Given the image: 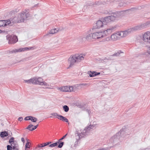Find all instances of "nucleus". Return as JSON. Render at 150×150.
<instances>
[{
  "mask_svg": "<svg viewBox=\"0 0 150 150\" xmlns=\"http://www.w3.org/2000/svg\"><path fill=\"white\" fill-rule=\"evenodd\" d=\"M146 26V24H143L140 25L136 26L134 28L129 29L125 31L119 32L120 37L124 38L132 32L134 31L140 30L144 28Z\"/></svg>",
  "mask_w": 150,
  "mask_h": 150,
  "instance_id": "nucleus-2",
  "label": "nucleus"
},
{
  "mask_svg": "<svg viewBox=\"0 0 150 150\" xmlns=\"http://www.w3.org/2000/svg\"><path fill=\"white\" fill-rule=\"evenodd\" d=\"M63 109L64 111L66 112H68L69 110L68 107L66 105H65L63 106Z\"/></svg>",
  "mask_w": 150,
  "mask_h": 150,
  "instance_id": "nucleus-30",
  "label": "nucleus"
},
{
  "mask_svg": "<svg viewBox=\"0 0 150 150\" xmlns=\"http://www.w3.org/2000/svg\"><path fill=\"white\" fill-rule=\"evenodd\" d=\"M120 52H118L117 53L114 54H113V56H117L119 55L120 54Z\"/></svg>",
  "mask_w": 150,
  "mask_h": 150,
  "instance_id": "nucleus-39",
  "label": "nucleus"
},
{
  "mask_svg": "<svg viewBox=\"0 0 150 150\" xmlns=\"http://www.w3.org/2000/svg\"><path fill=\"white\" fill-rule=\"evenodd\" d=\"M124 133V132H123L122 131H121V132L120 133V134H123Z\"/></svg>",
  "mask_w": 150,
  "mask_h": 150,
  "instance_id": "nucleus-50",
  "label": "nucleus"
},
{
  "mask_svg": "<svg viewBox=\"0 0 150 150\" xmlns=\"http://www.w3.org/2000/svg\"><path fill=\"white\" fill-rule=\"evenodd\" d=\"M14 138L13 137H12L11 138L9 139V143L11 144L13 142H16V141H14Z\"/></svg>",
  "mask_w": 150,
  "mask_h": 150,
  "instance_id": "nucleus-33",
  "label": "nucleus"
},
{
  "mask_svg": "<svg viewBox=\"0 0 150 150\" xmlns=\"http://www.w3.org/2000/svg\"><path fill=\"white\" fill-rule=\"evenodd\" d=\"M96 125V124H93V125H90L89 126H87V127L85 128V129L87 130V131L89 130L90 129L95 127V126Z\"/></svg>",
  "mask_w": 150,
  "mask_h": 150,
  "instance_id": "nucleus-23",
  "label": "nucleus"
},
{
  "mask_svg": "<svg viewBox=\"0 0 150 150\" xmlns=\"http://www.w3.org/2000/svg\"><path fill=\"white\" fill-rule=\"evenodd\" d=\"M72 149H74V148H73Z\"/></svg>",
  "mask_w": 150,
  "mask_h": 150,
  "instance_id": "nucleus-53",
  "label": "nucleus"
},
{
  "mask_svg": "<svg viewBox=\"0 0 150 150\" xmlns=\"http://www.w3.org/2000/svg\"><path fill=\"white\" fill-rule=\"evenodd\" d=\"M58 31V30L56 28H54L52 29L49 31V33L45 35V36H47L48 35L50 34H54L56 33Z\"/></svg>",
  "mask_w": 150,
  "mask_h": 150,
  "instance_id": "nucleus-21",
  "label": "nucleus"
},
{
  "mask_svg": "<svg viewBox=\"0 0 150 150\" xmlns=\"http://www.w3.org/2000/svg\"><path fill=\"white\" fill-rule=\"evenodd\" d=\"M67 135V134L65 135L62 138H61V139L58 140V142H59V143L64 142H61V141L64 139L66 137Z\"/></svg>",
  "mask_w": 150,
  "mask_h": 150,
  "instance_id": "nucleus-31",
  "label": "nucleus"
},
{
  "mask_svg": "<svg viewBox=\"0 0 150 150\" xmlns=\"http://www.w3.org/2000/svg\"><path fill=\"white\" fill-rule=\"evenodd\" d=\"M12 146L11 145H8L7 146V150H12Z\"/></svg>",
  "mask_w": 150,
  "mask_h": 150,
  "instance_id": "nucleus-38",
  "label": "nucleus"
},
{
  "mask_svg": "<svg viewBox=\"0 0 150 150\" xmlns=\"http://www.w3.org/2000/svg\"><path fill=\"white\" fill-rule=\"evenodd\" d=\"M119 133H118L115 135L112 136L109 140V142L108 144V146L106 149L101 148L98 149V150H106V149H111L113 146V144L116 143L119 140Z\"/></svg>",
  "mask_w": 150,
  "mask_h": 150,
  "instance_id": "nucleus-4",
  "label": "nucleus"
},
{
  "mask_svg": "<svg viewBox=\"0 0 150 150\" xmlns=\"http://www.w3.org/2000/svg\"><path fill=\"white\" fill-rule=\"evenodd\" d=\"M117 27V26L116 25L109 27L106 30L103 31L104 36H105L108 34H110L112 32L115 31Z\"/></svg>",
  "mask_w": 150,
  "mask_h": 150,
  "instance_id": "nucleus-6",
  "label": "nucleus"
},
{
  "mask_svg": "<svg viewBox=\"0 0 150 150\" xmlns=\"http://www.w3.org/2000/svg\"><path fill=\"white\" fill-rule=\"evenodd\" d=\"M100 74V72H97L95 73L94 74V76H98Z\"/></svg>",
  "mask_w": 150,
  "mask_h": 150,
  "instance_id": "nucleus-42",
  "label": "nucleus"
},
{
  "mask_svg": "<svg viewBox=\"0 0 150 150\" xmlns=\"http://www.w3.org/2000/svg\"><path fill=\"white\" fill-rule=\"evenodd\" d=\"M73 86H65L59 88V90L63 92H71L73 91Z\"/></svg>",
  "mask_w": 150,
  "mask_h": 150,
  "instance_id": "nucleus-9",
  "label": "nucleus"
},
{
  "mask_svg": "<svg viewBox=\"0 0 150 150\" xmlns=\"http://www.w3.org/2000/svg\"><path fill=\"white\" fill-rule=\"evenodd\" d=\"M87 131V130L85 129L83 131V132L80 133V134H77V136H79V139L80 138H81L82 137H84L85 136H86V133Z\"/></svg>",
  "mask_w": 150,
  "mask_h": 150,
  "instance_id": "nucleus-19",
  "label": "nucleus"
},
{
  "mask_svg": "<svg viewBox=\"0 0 150 150\" xmlns=\"http://www.w3.org/2000/svg\"><path fill=\"white\" fill-rule=\"evenodd\" d=\"M149 24H150V22H149Z\"/></svg>",
  "mask_w": 150,
  "mask_h": 150,
  "instance_id": "nucleus-56",
  "label": "nucleus"
},
{
  "mask_svg": "<svg viewBox=\"0 0 150 150\" xmlns=\"http://www.w3.org/2000/svg\"><path fill=\"white\" fill-rule=\"evenodd\" d=\"M120 37L118 32L113 33L110 36L111 40L113 41H116L120 39Z\"/></svg>",
  "mask_w": 150,
  "mask_h": 150,
  "instance_id": "nucleus-11",
  "label": "nucleus"
},
{
  "mask_svg": "<svg viewBox=\"0 0 150 150\" xmlns=\"http://www.w3.org/2000/svg\"><path fill=\"white\" fill-rule=\"evenodd\" d=\"M24 81L25 82L28 83H32L33 84V78L29 80H25Z\"/></svg>",
  "mask_w": 150,
  "mask_h": 150,
  "instance_id": "nucleus-27",
  "label": "nucleus"
},
{
  "mask_svg": "<svg viewBox=\"0 0 150 150\" xmlns=\"http://www.w3.org/2000/svg\"><path fill=\"white\" fill-rule=\"evenodd\" d=\"M32 117V116H27L25 118L24 120H31V118Z\"/></svg>",
  "mask_w": 150,
  "mask_h": 150,
  "instance_id": "nucleus-37",
  "label": "nucleus"
},
{
  "mask_svg": "<svg viewBox=\"0 0 150 150\" xmlns=\"http://www.w3.org/2000/svg\"><path fill=\"white\" fill-rule=\"evenodd\" d=\"M29 141V140H27V142L25 146V150L27 149H31L30 148V143Z\"/></svg>",
  "mask_w": 150,
  "mask_h": 150,
  "instance_id": "nucleus-25",
  "label": "nucleus"
},
{
  "mask_svg": "<svg viewBox=\"0 0 150 150\" xmlns=\"http://www.w3.org/2000/svg\"><path fill=\"white\" fill-rule=\"evenodd\" d=\"M143 40L147 44H150V32L149 31L145 33L142 35Z\"/></svg>",
  "mask_w": 150,
  "mask_h": 150,
  "instance_id": "nucleus-7",
  "label": "nucleus"
},
{
  "mask_svg": "<svg viewBox=\"0 0 150 150\" xmlns=\"http://www.w3.org/2000/svg\"><path fill=\"white\" fill-rule=\"evenodd\" d=\"M106 40L107 41H109L111 40L110 37V38H109V37L106 38Z\"/></svg>",
  "mask_w": 150,
  "mask_h": 150,
  "instance_id": "nucleus-43",
  "label": "nucleus"
},
{
  "mask_svg": "<svg viewBox=\"0 0 150 150\" xmlns=\"http://www.w3.org/2000/svg\"><path fill=\"white\" fill-rule=\"evenodd\" d=\"M50 115L54 117L58 116L59 117V116L60 115H58V114L56 112H54L51 113Z\"/></svg>",
  "mask_w": 150,
  "mask_h": 150,
  "instance_id": "nucleus-35",
  "label": "nucleus"
},
{
  "mask_svg": "<svg viewBox=\"0 0 150 150\" xmlns=\"http://www.w3.org/2000/svg\"><path fill=\"white\" fill-rule=\"evenodd\" d=\"M40 85L44 86H49V85L47 83L45 82V81H42V82L40 84Z\"/></svg>",
  "mask_w": 150,
  "mask_h": 150,
  "instance_id": "nucleus-29",
  "label": "nucleus"
},
{
  "mask_svg": "<svg viewBox=\"0 0 150 150\" xmlns=\"http://www.w3.org/2000/svg\"><path fill=\"white\" fill-rule=\"evenodd\" d=\"M52 117V116H50V118Z\"/></svg>",
  "mask_w": 150,
  "mask_h": 150,
  "instance_id": "nucleus-54",
  "label": "nucleus"
},
{
  "mask_svg": "<svg viewBox=\"0 0 150 150\" xmlns=\"http://www.w3.org/2000/svg\"><path fill=\"white\" fill-rule=\"evenodd\" d=\"M92 5H93V4H92L91 3H90V2H88V6H92Z\"/></svg>",
  "mask_w": 150,
  "mask_h": 150,
  "instance_id": "nucleus-45",
  "label": "nucleus"
},
{
  "mask_svg": "<svg viewBox=\"0 0 150 150\" xmlns=\"http://www.w3.org/2000/svg\"><path fill=\"white\" fill-rule=\"evenodd\" d=\"M96 73H97V72L95 71H93L92 72L91 71H90L88 72V74L89 75V76L90 77H93L95 76L94 74Z\"/></svg>",
  "mask_w": 150,
  "mask_h": 150,
  "instance_id": "nucleus-26",
  "label": "nucleus"
},
{
  "mask_svg": "<svg viewBox=\"0 0 150 150\" xmlns=\"http://www.w3.org/2000/svg\"><path fill=\"white\" fill-rule=\"evenodd\" d=\"M8 133L7 131H3L1 132L0 136L1 137H6L8 135Z\"/></svg>",
  "mask_w": 150,
  "mask_h": 150,
  "instance_id": "nucleus-22",
  "label": "nucleus"
},
{
  "mask_svg": "<svg viewBox=\"0 0 150 150\" xmlns=\"http://www.w3.org/2000/svg\"><path fill=\"white\" fill-rule=\"evenodd\" d=\"M7 39L9 40V44H14L17 42L18 39L17 37L16 36H13L8 35L7 36Z\"/></svg>",
  "mask_w": 150,
  "mask_h": 150,
  "instance_id": "nucleus-8",
  "label": "nucleus"
},
{
  "mask_svg": "<svg viewBox=\"0 0 150 150\" xmlns=\"http://www.w3.org/2000/svg\"><path fill=\"white\" fill-rule=\"evenodd\" d=\"M39 4L38 3L36 5H35V6H34L35 7H37L38 6V5H39Z\"/></svg>",
  "mask_w": 150,
  "mask_h": 150,
  "instance_id": "nucleus-47",
  "label": "nucleus"
},
{
  "mask_svg": "<svg viewBox=\"0 0 150 150\" xmlns=\"http://www.w3.org/2000/svg\"><path fill=\"white\" fill-rule=\"evenodd\" d=\"M29 48L26 47L24 48H20L18 49H15L12 50L11 51V52L12 53H13L24 51L25 50H29Z\"/></svg>",
  "mask_w": 150,
  "mask_h": 150,
  "instance_id": "nucleus-16",
  "label": "nucleus"
},
{
  "mask_svg": "<svg viewBox=\"0 0 150 150\" xmlns=\"http://www.w3.org/2000/svg\"><path fill=\"white\" fill-rule=\"evenodd\" d=\"M30 120L33 122H36L37 120V119L35 117L32 116V117L31 118V120Z\"/></svg>",
  "mask_w": 150,
  "mask_h": 150,
  "instance_id": "nucleus-34",
  "label": "nucleus"
},
{
  "mask_svg": "<svg viewBox=\"0 0 150 150\" xmlns=\"http://www.w3.org/2000/svg\"><path fill=\"white\" fill-rule=\"evenodd\" d=\"M103 24H105L104 22H103V21L102 20H98L97 21L96 23V28H99L103 26Z\"/></svg>",
  "mask_w": 150,
  "mask_h": 150,
  "instance_id": "nucleus-17",
  "label": "nucleus"
},
{
  "mask_svg": "<svg viewBox=\"0 0 150 150\" xmlns=\"http://www.w3.org/2000/svg\"><path fill=\"white\" fill-rule=\"evenodd\" d=\"M91 34H88L85 38L81 36L79 37V39H81L82 41H83L85 39L86 40L89 42L91 41Z\"/></svg>",
  "mask_w": 150,
  "mask_h": 150,
  "instance_id": "nucleus-15",
  "label": "nucleus"
},
{
  "mask_svg": "<svg viewBox=\"0 0 150 150\" xmlns=\"http://www.w3.org/2000/svg\"><path fill=\"white\" fill-rule=\"evenodd\" d=\"M81 85H86V84H81Z\"/></svg>",
  "mask_w": 150,
  "mask_h": 150,
  "instance_id": "nucleus-52",
  "label": "nucleus"
},
{
  "mask_svg": "<svg viewBox=\"0 0 150 150\" xmlns=\"http://www.w3.org/2000/svg\"><path fill=\"white\" fill-rule=\"evenodd\" d=\"M1 30H0V32H1Z\"/></svg>",
  "mask_w": 150,
  "mask_h": 150,
  "instance_id": "nucleus-55",
  "label": "nucleus"
},
{
  "mask_svg": "<svg viewBox=\"0 0 150 150\" xmlns=\"http://www.w3.org/2000/svg\"><path fill=\"white\" fill-rule=\"evenodd\" d=\"M46 88H49V89H53V88H49L48 87H46Z\"/></svg>",
  "mask_w": 150,
  "mask_h": 150,
  "instance_id": "nucleus-48",
  "label": "nucleus"
},
{
  "mask_svg": "<svg viewBox=\"0 0 150 150\" xmlns=\"http://www.w3.org/2000/svg\"><path fill=\"white\" fill-rule=\"evenodd\" d=\"M11 145L13 150H18V146L16 142H14L11 144Z\"/></svg>",
  "mask_w": 150,
  "mask_h": 150,
  "instance_id": "nucleus-18",
  "label": "nucleus"
},
{
  "mask_svg": "<svg viewBox=\"0 0 150 150\" xmlns=\"http://www.w3.org/2000/svg\"><path fill=\"white\" fill-rule=\"evenodd\" d=\"M52 143V142L50 141V142H47L46 143H44V146H45L48 145Z\"/></svg>",
  "mask_w": 150,
  "mask_h": 150,
  "instance_id": "nucleus-36",
  "label": "nucleus"
},
{
  "mask_svg": "<svg viewBox=\"0 0 150 150\" xmlns=\"http://www.w3.org/2000/svg\"><path fill=\"white\" fill-rule=\"evenodd\" d=\"M92 39L96 40L100 39L104 37L103 32H96L91 33Z\"/></svg>",
  "mask_w": 150,
  "mask_h": 150,
  "instance_id": "nucleus-5",
  "label": "nucleus"
},
{
  "mask_svg": "<svg viewBox=\"0 0 150 150\" xmlns=\"http://www.w3.org/2000/svg\"><path fill=\"white\" fill-rule=\"evenodd\" d=\"M38 125V124L34 126H33L34 127L32 128V130H33L35 129L37 127Z\"/></svg>",
  "mask_w": 150,
  "mask_h": 150,
  "instance_id": "nucleus-40",
  "label": "nucleus"
},
{
  "mask_svg": "<svg viewBox=\"0 0 150 150\" xmlns=\"http://www.w3.org/2000/svg\"><path fill=\"white\" fill-rule=\"evenodd\" d=\"M98 2H96L95 3V4L96 5H98Z\"/></svg>",
  "mask_w": 150,
  "mask_h": 150,
  "instance_id": "nucleus-49",
  "label": "nucleus"
},
{
  "mask_svg": "<svg viewBox=\"0 0 150 150\" xmlns=\"http://www.w3.org/2000/svg\"><path fill=\"white\" fill-rule=\"evenodd\" d=\"M113 15L109 16L110 21H114L120 17V13H113Z\"/></svg>",
  "mask_w": 150,
  "mask_h": 150,
  "instance_id": "nucleus-12",
  "label": "nucleus"
},
{
  "mask_svg": "<svg viewBox=\"0 0 150 150\" xmlns=\"http://www.w3.org/2000/svg\"><path fill=\"white\" fill-rule=\"evenodd\" d=\"M33 127V125L32 124H30L28 125V127L26 128V129L30 130V131H33V130H32V128L31 127Z\"/></svg>",
  "mask_w": 150,
  "mask_h": 150,
  "instance_id": "nucleus-32",
  "label": "nucleus"
},
{
  "mask_svg": "<svg viewBox=\"0 0 150 150\" xmlns=\"http://www.w3.org/2000/svg\"><path fill=\"white\" fill-rule=\"evenodd\" d=\"M26 11L25 10L21 13L18 14V17H15L12 19L13 23H18L23 22L29 16V13H26Z\"/></svg>",
  "mask_w": 150,
  "mask_h": 150,
  "instance_id": "nucleus-3",
  "label": "nucleus"
},
{
  "mask_svg": "<svg viewBox=\"0 0 150 150\" xmlns=\"http://www.w3.org/2000/svg\"><path fill=\"white\" fill-rule=\"evenodd\" d=\"M21 140L23 142H24L25 140L23 138H22L21 139Z\"/></svg>",
  "mask_w": 150,
  "mask_h": 150,
  "instance_id": "nucleus-44",
  "label": "nucleus"
},
{
  "mask_svg": "<svg viewBox=\"0 0 150 150\" xmlns=\"http://www.w3.org/2000/svg\"><path fill=\"white\" fill-rule=\"evenodd\" d=\"M85 56L84 54H76L73 56H71L68 59V63L69 67L73 66L75 63H77L83 60Z\"/></svg>",
  "mask_w": 150,
  "mask_h": 150,
  "instance_id": "nucleus-1",
  "label": "nucleus"
},
{
  "mask_svg": "<svg viewBox=\"0 0 150 150\" xmlns=\"http://www.w3.org/2000/svg\"><path fill=\"white\" fill-rule=\"evenodd\" d=\"M76 144H75L74 145V147H76Z\"/></svg>",
  "mask_w": 150,
  "mask_h": 150,
  "instance_id": "nucleus-51",
  "label": "nucleus"
},
{
  "mask_svg": "<svg viewBox=\"0 0 150 150\" xmlns=\"http://www.w3.org/2000/svg\"><path fill=\"white\" fill-rule=\"evenodd\" d=\"M60 117H58L57 118L60 120H62L65 121L66 122H68L69 121L65 117H64L61 115L59 116Z\"/></svg>",
  "mask_w": 150,
  "mask_h": 150,
  "instance_id": "nucleus-24",
  "label": "nucleus"
},
{
  "mask_svg": "<svg viewBox=\"0 0 150 150\" xmlns=\"http://www.w3.org/2000/svg\"><path fill=\"white\" fill-rule=\"evenodd\" d=\"M44 143L40 144L38 145L36 147L35 149H38L39 148H42L45 147L44 146Z\"/></svg>",
  "mask_w": 150,
  "mask_h": 150,
  "instance_id": "nucleus-28",
  "label": "nucleus"
},
{
  "mask_svg": "<svg viewBox=\"0 0 150 150\" xmlns=\"http://www.w3.org/2000/svg\"><path fill=\"white\" fill-rule=\"evenodd\" d=\"M33 84H38L40 85V84L43 81V80L41 77H38V78L34 77L33 78Z\"/></svg>",
  "mask_w": 150,
  "mask_h": 150,
  "instance_id": "nucleus-14",
  "label": "nucleus"
},
{
  "mask_svg": "<svg viewBox=\"0 0 150 150\" xmlns=\"http://www.w3.org/2000/svg\"><path fill=\"white\" fill-rule=\"evenodd\" d=\"M148 52L150 54V47L149 48V50H148Z\"/></svg>",
  "mask_w": 150,
  "mask_h": 150,
  "instance_id": "nucleus-46",
  "label": "nucleus"
},
{
  "mask_svg": "<svg viewBox=\"0 0 150 150\" xmlns=\"http://www.w3.org/2000/svg\"><path fill=\"white\" fill-rule=\"evenodd\" d=\"M102 20L105 24H106L111 22L109 16L104 17V18L102 19Z\"/></svg>",
  "mask_w": 150,
  "mask_h": 150,
  "instance_id": "nucleus-20",
  "label": "nucleus"
},
{
  "mask_svg": "<svg viewBox=\"0 0 150 150\" xmlns=\"http://www.w3.org/2000/svg\"><path fill=\"white\" fill-rule=\"evenodd\" d=\"M64 144V142L59 143L58 141L54 143L51 144L48 146L49 147L51 148L57 147L58 148H61Z\"/></svg>",
  "mask_w": 150,
  "mask_h": 150,
  "instance_id": "nucleus-10",
  "label": "nucleus"
},
{
  "mask_svg": "<svg viewBox=\"0 0 150 150\" xmlns=\"http://www.w3.org/2000/svg\"><path fill=\"white\" fill-rule=\"evenodd\" d=\"M23 119L22 117H19L18 119V120L20 121H21L23 120Z\"/></svg>",
  "mask_w": 150,
  "mask_h": 150,
  "instance_id": "nucleus-41",
  "label": "nucleus"
},
{
  "mask_svg": "<svg viewBox=\"0 0 150 150\" xmlns=\"http://www.w3.org/2000/svg\"><path fill=\"white\" fill-rule=\"evenodd\" d=\"M12 20L11 21L9 20L0 21V27L6 26L12 23Z\"/></svg>",
  "mask_w": 150,
  "mask_h": 150,
  "instance_id": "nucleus-13",
  "label": "nucleus"
}]
</instances>
